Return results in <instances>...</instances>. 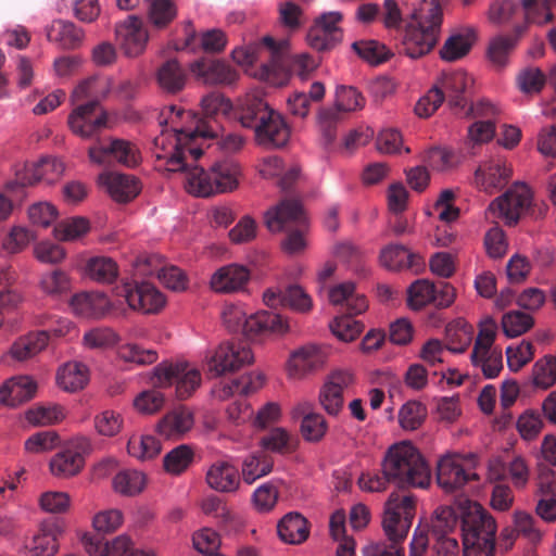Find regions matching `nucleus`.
<instances>
[{
	"instance_id": "nucleus-2",
	"label": "nucleus",
	"mask_w": 556,
	"mask_h": 556,
	"mask_svg": "<svg viewBox=\"0 0 556 556\" xmlns=\"http://www.w3.org/2000/svg\"><path fill=\"white\" fill-rule=\"evenodd\" d=\"M409 18L403 37V50L412 59L429 53L437 45L442 23V11L433 0H403Z\"/></svg>"
},
{
	"instance_id": "nucleus-35",
	"label": "nucleus",
	"mask_w": 556,
	"mask_h": 556,
	"mask_svg": "<svg viewBox=\"0 0 556 556\" xmlns=\"http://www.w3.org/2000/svg\"><path fill=\"white\" fill-rule=\"evenodd\" d=\"M194 426L193 413L187 407H178L167 413L157 424L156 431L167 439H180Z\"/></svg>"
},
{
	"instance_id": "nucleus-16",
	"label": "nucleus",
	"mask_w": 556,
	"mask_h": 556,
	"mask_svg": "<svg viewBox=\"0 0 556 556\" xmlns=\"http://www.w3.org/2000/svg\"><path fill=\"white\" fill-rule=\"evenodd\" d=\"M89 159L98 165H105L110 160L126 167H135L141 162L138 147L124 139H110L108 143H99L88 150Z\"/></svg>"
},
{
	"instance_id": "nucleus-13",
	"label": "nucleus",
	"mask_w": 556,
	"mask_h": 556,
	"mask_svg": "<svg viewBox=\"0 0 556 556\" xmlns=\"http://www.w3.org/2000/svg\"><path fill=\"white\" fill-rule=\"evenodd\" d=\"M91 452L90 440L86 437L74 439L71 444L54 454L49 462L50 473L58 479L77 476L85 466V454Z\"/></svg>"
},
{
	"instance_id": "nucleus-61",
	"label": "nucleus",
	"mask_w": 556,
	"mask_h": 556,
	"mask_svg": "<svg viewBox=\"0 0 556 556\" xmlns=\"http://www.w3.org/2000/svg\"><path fill=\"white\" fill-rule=\"evenodd\" d=\"M419 258L403 245L392 244L386 247L380 253V262L388 269L413 267L415 260Z\"/></svg>"
},
{
	"instance_id": "nucleus-1",
	"label": "nucleus",
	"mask_w": 556,
	"mask_h": 556,
	"mask_svg": "<svg viewBox=\"0 0 556 556\" xmlns=\"http://www.w3.org/2000/svg\"><path fill=\"white\" fill-rule=\"evenodd\" d=\"M159 123L163 129L152 147L157 168L180 172L185 190L193 197L215 195L211 168L205 169L195 162L203 154L205 140L217 137L216 131L193 111L175 105L162 111Z\"/></svg>"
},
{
	"instance_id": "nucleus-62",
	"label": "nucleus",
	"mask_w": 556,
	"mask_h": 556,
	"mask_svg": "<svg viewBox=\"0 0 556 556\" xmlns=\"http://www.w3.org/2000/svg\"><path fill=\"white\" fill-rule=\"evenodd\" d=\"M457 527V517L448 506H441L434 510L430 531L434 540L451 539L450 534Z\"/></svg>"
},
{
	"instance_id": "nucleus-37",
	"label": "nucleus",
	"mask_w": 556,
	"mask_h": 556,
	"mask_svg": "<svg viewBox=\"0 0 556 556\" xmlns=\"http://www.w3.org/2000/svg\"><path fill=\"white\" fill-rule=\"evenodd\" d=\"M58 387L68 393L83 390L90 380V371L86 364L71 361L61 365L56 371Z\"/></svg>"
},
{
	"instance_id": "nucleus-45",
	"label": "nucleus",
	"mask_w": 556,
	"mask_h": 556,
	"mask_svg": "<svg viewBox=\"0 0 556 556\" xmlns=\"http://www.w3.org/2000/svg\"><path fill=\"white\" fill-rule=\"evenodd\" d=\"M113 490L124 496H137L147 486V476L136 469H125L115 475Z\"/></svg>"
},
{
	"instance_id": "nucleus-57",
	"label": "nucleus",
	"mask_w": 556,
	"mask_h": 556,
	"mask_svg": "<svg viewBox=\"0 0 556 556\" xmlns=\"http://www.w3.org/2000/svg\"><path fill=\"white\" fill-rule=\"evenodd\" d=\"M531 382L540 390H547L556 383V356L545 355L533 364Z\"/></svg>"
},
{
	"instance_id": "nucleus-33",
	"label": "nucleus",
	"mask_w": 556,
	"mask_h": 556,
	"mask_svg": "<svg viewBox=\"0 0 556 556\" xmlns=\"http://www.w3.org/2000/svg\"><path fill=\"white\" fill-rule=\"evenodd\" d=\"M239 121L245 128H255L274 109L269 108L261 90H251L238 100Z\"/></svg>"
},
{
	"instance_id": "nucleus-15",
	"label": "nucleus",
	"mask_w": 556,
	"mask_h": 556,
	"mask_svg": "<svg viewBox=\"0 0 556 556\" xmlns=\"http://www.w3.org/2000/svg\"><path fill=\"white\" fill-rule=\"evenodd\" d=\"M251 269L241 263H229L216 268L208 279L210 289L222 295L244 293L251 281Z\"/></svg>"
},
{
	"instance_id": "nucleus-18",
	"label": "nucleus",
	"mask_w": 556,
	"mask_h": 556,
	"mask_svg": "<svg viewBox=\"0 0 556 556\" xmlns=\"http://www.w3.org/2000/svg\"><path fill=\"white\" fill-rule=\"evenodd\" d=\"M116 39L123 52L130 58L142 54L149 41V31L137 15H128L115 27Z\"/></svg>"
},
{
	"instance_id": "nucleus-12",
	"label": "nucleus",
	"mask_w": 556,
	"mask_h": 556,
	"mask_svg": "<svg viewBox=\"0 0 556 556\" xmlns=\"http://www.w3.org/2000/svg\"><path fill=\"white\" fill-rule=\"evenodd\" d=\"M354 382V374L349 369H333L325 377L318 391V403L326 414L337 417L342 412L343 392Z\"/></svg>"
},
{
	"instance_id": "nucleus-39",
	"label": "nucleus",
	"mask_w": 556,
	"mask_h": 556,
	"mask_svg": "<svg viewBox=\"0 0 556 556\" xmlns=\"http://www.w3.org/2000/svg\"><path fill=\"white\" fill-rule=\"evenodd\" d=\"M84 277L101 285H112L119 275L117 263L110 256L89 257L83 267Z\"/></svg>"
},
{
	"instance_id": "nucleus-56",
	"label": "nucleus",
	"mask_w": 556,
	"mask_h": 556,
	"mask_svg": "<svg viewBox=\"0 0 556 556\" xmlns=\"http://www.w3.org/2000/svg\"><path fill=\"white\" fill-rule=\"evenodd\" d=\"M518 37L498 35L488 46L486 55L493 66L503 68L508 64L509 54L517 46Z\"/></svg>"
},
{
	"instance_id": "nucleus-38",
	"label": "nucleus",
	"mask_w": 556,
	"mask_h": 556,
	"mask_svg": "<svg viewBox=\"0 0 556 556\" xmlns=\"http://www.w3.org/2000/svg\"><path fill=\"white\" fill-rule=\"evenodd\" d=\"M47 38L61 49L72 50L78 48L85 34L74 23L64 20H55L46 28Z\"/></svg>"
},
{
	"instance_id": "nucleus-59",
	"label": "nucleus",
	"mask_w": 556,
	"mask_h": 556,
	"mask_svg": "<svg viewBox=\"0 0 556 556\" xmlns=\"http://www.w3.org/2000/svg\"><path fill=\"white\" fill-rule=\"evenodd\" d=\"M66 412L59 404L40 405L28 409L25 419L34 427L50 426L62 421Z\"/></svg>"
},
{
	"instance_id": "nucleus-22",
	"label": "nucleus",
	"mask_w": 556,
	"mask_h": 556,
	"mask_svg": "<svg viewBox=\"0 0 556 556\" xmlns=\"http://www.w3.org/2000/svg\"><path fill=\"white\" fill-rule=\"evenodd\" d=\"M98 185L115 202L126 203L134 200L141 191L137 177L117 172H104L98 177Z\"/></svg>"
},
{
	"instance_id": "nucleus-50",
	"label": "nucleus",
	"mask_w": 556,
	"mask_h": 556,
	"mask_svg": "<svg viewBox=\"0 0 556 556\" xmlns=\"http://www.w3.org/2000/svg\"><path fill=\"white\" fill-rule=\"evenodd\" d=\"M40 291L52 299H59L72 289L70 275L62 269L46 271L39 279Z\"/></svg>"
},
{
	"instance_id": "nucleus-31",
	"label": "nucleus",
	"mask_w": 556,
	"mask_h": 556,
	"mask_svg": "<svg viewBox=\"0 0 556 556\" xmlns=\"http://www.w3.org/2000/svg\"><path fill=\"white\" fill-rule=\"evenodd\" d=\"M264 220L269 231L280 232L293 224L301 223L303 210L299 201L285 200L267 210Z\"/></svg>"
},
{
	"instance_id": "nucleus-10",
	"label": "nucleus",
	"mask_w": 556,
	"mask_h": 556,
	"mask_svg": "<svg viewBox=\"0 0 556 556\" xmlns=\"http://www.w3.org/2000/svg\"><path fill=\"white\" fill-rule=\"evenodd\" d=\"M329 353L320 344L306 343L293 351L286 361L285 370L287 379L299 382L321 371L328 362Z\"/></svg>"
},
{
	"instance_id": "nucleus-25",
	"label": "nucleus",
	"mask_w": 556,
	"mask_h": 556,
	"mask_svg": "<svg viewBox=\"0 0 556 556\" xmlns=\"http://www.w3.org/2000/svg\"><path fill=\"white\" fill-rule=\"evenodd\" d=\"M513 175L511 164L504 157L483 162L475 173L476 185L485 192L502 188Z\"/></svg>"
},
{
	"instance_id": "nucleus-26",
	"label": "nucleus",
	"mask_w": 556,
	"mask_h": 556,
	"mask_svg": "<svg viewBox=\"0 0 556 556\" xmlns=\"http://www.w3.org/2000/svg\"><path fill=\"white\" fill-rule=\"evenodd\" d=\"M85 552L90 556H130L134 542L126 534H119L111 540H103L91 533L80 536Z\"/></svg>"
},
{
	"instance_id": "nucleus-40",
	"label": "nucleus",
	"mask_w": 556,
	"mask_h": 556,
	"mask_svg": "<svg viewBox=\"0 0 556 556\" xmlns=\"http://www.w3.org/2000/svg\"><path fill=\"white\" fill-rule=\"evenodd\" d=\"M49 343L48 331H37L18 338L10 349V355L16 361H26L34 357L47 348Z\"/></svg>"
},
{
	"instance_id": "nucleus-64",
	"label": "nucleus",
	"mask_w": 556,
	"mask_h": 556,
	"mask_svg": "<svg viewBox=\"0 0 556 556\" xmlns=\"http://www.w3.org/2000/svg\"><path fill=\"white\" fill-rule=\"evenodd\" d=\"M260 445L266 451L283 454L294 450L295 440L287 429L277 427L261 439Z\"/></svg>"
},
{
	"instance_id": "nucleus-47",
	"label": "nucleus",
	"mask_w": 556,
	"mask_h": 556,
	"mask_svg": "<svg viewBox=\"0 0 556 556\" xmlns=\"http://www.w3.org/2000/svg\"><path fill=\"white\" fill-rule=\"evenodd\" d=\"M162 451L159 439L153 434H131L127 443L128 454L138 460H149L156 457Z\"/></svg>"
},
{
	"instance_id": "nucleus-19",
	"label": "nucleus",
	"mask_w": 556,
	"mask_h": 556,
	"mask_svg": "<svg viewBox=\"0 0 556 556\" xmlns=\"http://www.w3.org/2000/svg\"><path fill=\"white\" fill-rule=\"evenodd\" d=\"M341 18L339 12L321 14L308 29L307 43L318 51L332 48L342 39V29L339 26Z\"/></svg>"
},
{
	"instance_id": "nucleus-49",
	"label": "nucleus",
	"mask_w": 556,
	"mask_h": 556,
	"mask_svg": "<svg viewBox=\"0 0 556 556\" xmlns=\"http://www.w3.org/2000/svg\"><path fill=\"white\" fill-rule=\"evenodd\" d=\"M273 459L264 453H251L241 464V475L245 483L252 484L257 479L269 475L273 470Z\"/></svg>"
},
{
	"instance_id": "nucleus-6",
	"label": "nucleus",
	"mask_w": 556,
	"mask_h": 556,
	"mask_svg": "<svg viewBox=\"0 0 556 556\" xmlns=\"http://www.w3.org/2000/svg\"><path fill=\"white\" fill-rule=\"evenodd\" d=\"M532 202L531 188L525 182L516 181L489 204L485 217L492 222L502 220L507 226H515L529 211Z\"/></svg>"
},
{
	"instance_id": "nucleus-11",
	"label": "nucleus",
	"mask_w": 556,
	"mask_h": 556,
	"mask_svg": "<svg viewBox=\"0 0 556 556\" xmlns=\"http://www.w3.org/2000/svg\"><path fill=\"white\" fill-rule=\"evenodd\" d=\"M114 295L123 299L128 308L140 314H156L164 308V294L149 282L125 281L114 289Z\"/></svg>"
},
{
	"instance_id": "nucleus-5",
	"label": "nucleus",
	"mask_w": 556,
	"mask_h": 556,
	"mask_svg": "<svg viewBox=\"0 0 556 556\" xmlns=\"http://www.w3.org/2000/svg\"><path fill=\"white\" fill-rule=\"evenodd\" d=\"M480 458L477 453L447 452L437 463V482L445 492L464 488L469 481L478 480L476 469Z\"/></svg>"
},
{
	"instance_id": "nucleus-43",
	"label": "nucleus",
	"mask_w": 556,
	"mask_h": 556,
	"mask_svg": "<svg viewBox=\"0 0 556 556\" xmlns=\"http://www.w3.org/2000/svg\"><path fill=\"white\" fill-rule=\"evenodd\" d=\"M476 41L472 30L466 29L451 35L440 50V56L447 62L457 61L467 55Z\"/></svg>"
},
{
	"instance_id": "nucleus-55",
	"label": "nucleus",
	"mask_w": 556,
	"mask_h": 556,
	"mask_svg": "<svg viewBox=\"0 0 556 556\" xmlns=\"http://www.w3.org/2000/svg\"><path fill=\"white\" fill-rule=\"evenodd\" d=\"M149 22L157 29L167 27L177 16L173 0H144Z\"/></svg>"
},
{
	"instance_id": "nucleus-17",
	"label": "nucleus",
	"mask_w": 556,
	"mask_h": 556,
	"mask_svg": "<svg viewBox=\"0 0 556 556\" xmlns=\"http://www.w3.org/2000/svg\"><path fill=\"white\" fill-rule=\"evenodd\" d=\"M108 115L96 101H88L77 106L68 115L71 130L81 137L90 138L105 127Z\"/></svg>"
},
{
	"instance_id": "nucleus-4",
	"label": "nucleus",
	"mask_w": 556,
	"mask_h": 556,
	"mask_svg": "<svg viewBox=\"0 0 556 556\" xmlns=\"http://www.w3.org/2000/svg\"><path fill=\"white\" fill-rule=\"evenodd\" d=\"M220 319L229 332L241 333L249 340L267 333L283 336L291 329L287 317L267 311L250 313L240 301L226 302L220 309Z\"/></svg>"
},
{
	"instance_id": "nucleus-46",
	"label": "nucleus",
	"mask_w": 556,
	"mask_h": 556,
	"mask_svg": "<svg viewBox=\"0 0 556 556\" xmlns=\"http://www.w3.org/2000/svg\"><path fill=\"white\" fill-rule=\"evenodd\" d=\"M331 538L338 542L337 556H355L356 543L352 536L346 535L345 513L334 511L329 521Z\"/></svg>"
},
{
	"instance_id": "nucleus-8",
	"label": "nucleus",
	"mask_w": 556,
	"mask_h": 556,
	"mask_svg": "<svg viewBox=\"0 0 556 556\" xmlns=\"http://www.w3.org/2000/svg\"><path fill=\"white\" fill-rule=\"evenodd\" d=\"M152 380L159 388L175 386L177 397L186 400L201 386L202 376L189 362H162L153 368Z\"/></svg>"
},
{
	"instance_id": "nucleus-63",
	"label": "nucleus",
	"mask_w": 556,
	"mask_h": 556,
	"mask_svg": "<svg viewBox=\"0 0 556 556\" xmlns=\"http://www.w3.org/2000/svg\"><path fill=\"white\" fill-rule=\"evenodd\" d=\"M534 325L533 317L525 312L510 311L501 319V326L507 338H517L528 332Z\"/></svg>"
},
{
	"instance_id": "nucleus-51",
	"label": "nucleus",
	"mask_w": 556,
	"mask_h": 556,
	"mask_svg": "<svg viewBox=\"0 0 556 556\" xmlns=\"http://www.w3.org/2000/svg\"><path fill=\"white\" fill-rule=\"evenodd\" d=\"M475 329L465 320H457L446 327V349L451 353L462 354L471 344Z\"/></svg>"
},
{
	"instance_id": "nucleus-20",
	"label": "nucleus",
	"mask_w": 556,
	"mask_h": 556,
	"mask_svg": "<svg viewBox=\"0 0 556 556\" xmlns=\"http://www.w3.org/2000/svg\"><path fill=\"white\" fill-rule=\"evenodd\" d=\"M495 519L477 502L467 503V511L463 517V539L472 534L478 542H495Z\"/></svg>"
},
{
	"instance_id": "nucleus-60",
	"label": "nucleus",
	"mask_w": 556,
	"mask_h": 556,
	"mask_svg": "<svg viewBox=\"0 0 556 556\" xmlns=\"http://www.w3.org/2000/svg\"><path fill=\"white\" fill-rule=\"evenodd\" d=\"M200 108L203 117H200L197 113L194 114L207 125L204 118H217L218 116L228 115L232 110V103L223 93L213 91L202 97Z\"/></svg>"
},
{
	"instance_id": "nucleus-21",
	"label": "nucleus",
	"mask_w": 556,
	"mask_h": 556,
	"mask_svg": "<svg viewBox=\"0 0 556 556\" xmlns=\"http://www.w3.org/2000/svg\"><path fill=\"white\" fill-rule=\"evenodd\" d=\"M255 141L266 149L281 148L290 139V128L280 113L273 110L254 128Z\"/></svg>"
},
{
	"instance_id": "nucleus-28",
	"label": "nucleus",
	"mask_w": 556,
	"mask_h": 556,
	"mask_svg": "<svg viewBox=\"0 0 556 556\" xmlns=\"http://www.w3.org/2000/svg\"><path fill=\"white\" fill-rule=\"evenodd\" d=\"M65 172L64 163L54 156L40 159L38 162L25 164L23 173H18L23 185H33L39 181L53 184L58 181Z\"/></svg>"
},
{
	"instance_id": "nucleus-53",
	"label": "nucleus",
	"mask_w": 556,
	"mask_h": 556,
	"mask_svg": "<svg viewBox=\"0 0 556 556\" xmlns=\"http://www.w3.org/2000/svg\"><path fill=\"white\" fill-rule=\"evenodd\" d=\"M117 357L125 363L147 366L157 362L159 352L155 349L144 348L135 342H127L118 346Z\"/></svg>"
},
{
	"instance_id": "nucleus-42",
	"label": "nucleus",
	"mask_w": 556,
	"mask_h": 556,
	"mask_svg": "<svg viewBox=\"0 0 556 556\" xmlns=\"http://www.w3.org/2000/svg\"><path fill=\"white\" fill-rule=\"evenodd\" d=\"M111 81L108 77H91L79 83L71 94L73 104L80 101H96L106 97L110 92Z\"/></svg>"
},
{
	"instance_id": "nucleus-29",
	"label": "nucleus",
	"mask_w": 556,
	"mask_h": 556,
	"mask_svg": "<svg viewBox=\"0 0 556 556\" xmlns=\"http://www.w3.org/2000/svg\"><path fill=\"white\" fill-rule=\"evenodd\" d=\"M472 78L464 71L443 73L434 83L435 88L440 89L447 99L448 104L454 108L464 109L466 98L464 93L472 86Z\"/></svg>"
},
{
	"instance_id": "nucleus-34",
	"label": "nucleus",
	"mask_w": 556,
	"mask_h": 556,
	"mask_svg": "<svg viewBox=\"0 0 556 556\" xmlns=\"http://www.w3.org/2000/svg\"><path fill=\"white\" fill-rule=\"evenodd\" d=\"M292 414L294 417H303L300 428L306 441L318 442L326 435L328 430L327 420L321 414L313 412L311 402L303 401L298 403L293 407Z\"/></svg>"
},
{
	"instance_id": "nucleus-54",
	"label": "nucleus",
	"mask_w": 556,
	"mask_h": 556,
	"mask_svg": "<svg viewBox=\"0 0 556 556\" xmlns=\"http://www.w3.org/2000/svg\"><path fill=\"white\" fill-rule=\"evenodd\" d=\"M513 526L516 533L525 539L528 544L538 546L542 540L544 532L539 528L534 517L525 510H515L513 514Z\"/></svg>"
},
{
	"instance_id": "nucleus-48",
	"label": "nucleus",
	"mask_w": 556,
	"mask_h": 556,
	"mask_svg": "<svg viewBox=\"0 0 556 556\" xmlns=\"http://www.w3.org/2000/svg\"><path fill=\"white\" fill-rule=\"evenodd\" d=\"M35 239V233L28 227L12 225L1 239V250L8 255H16L24 252Z\"/></svg>"
},
{
	"instance_id": "nucleus-58",
	"label": "nucleus",
	"mask_w": 556,
	"mask_h": 556,
	"mask_svg": "<svg viewBox=\"0 0 556 556\" xmlns=\"http://www.w3.org/2000/svg\"><path fill=\"white\" fill-rule=\"evenodd\" d=\"M427 418V407L419 401L405 402L397 412L399 426L404 431H415Z\"/></svg>"
},
{
	"instance_id": "nucleus-14",
	"label": "nucleus",
	"mask_w": 556,
	"mask_h": 556,
	"mask_svg": "<svg viewBox=\"0 0 556 556\" xmlns=\"http://www.w3.org/2000/svg\"><path fill=\"white\" fill-rule=\"evenodd\" d=\"M64 530V522L61 520L40 521L36 530L25 538L23 552L27 556H55L59 552V540Z\"/></svg>"
},
{
	"instance_id": "nucleus-30",
	"label": "nucleus",
	"mask_w": 556,
	"mask_h": 556,
	"mask_svg": "<svg viewBox=\"0 0 556 556\" xmlns=\"http://www.w3.org/2000/svg\"><path fill=\"white\" fill-rule=\"evenodd\" d=\"M210 168L215 195L231 193L239 188L242 167L237 161L232 159L219 160L214 162Z\"/></svg>"
},
{
	"instance_id": "nucleus-7",
	"label": "nucleus",
	"mask_w": 556,
	"mask_h": 556,
	"mask_svg": "<svg viewBox=\"0 0 556 556\" xmlns=\"http://www.w3.org/2000/svg\"><path fill=\"white\" fill-rule=\"evenodd\" d=\"M496 334V321L491 317L482 320L470 354L472 366L480 369L486 379L497 377L503 369L502 350L494 345Z\"/></svg>"
},
{
	"instance_id": "nucleus-27",
	"label": "nucleus",
	"mask_w": 556,
	"mask_h": 556,
	"mask_svg": "<svg viewBox=\"0 0 556 556\" xmlns=\"http://www.w3.org/2000/svg\"><path fill=\"white\" fill-rule=\"evenodd\" d=\"M205 482L210 489L216 492L232 493L239 490L241 477L235 464L226 459H218L207 467Z\"/></svg>"
},
{
	"instance_id": "nucleus-52",
	"label": "nucleus",
	"mask_w": 556,
	"mask_h": 556,
	"mask_svg": "<svg viewBox=\"0 0 556 556\" xmlns=\"http://www.w3.org/2000/svg\"><path fill=\"white\" fill-rule=\"evenodd\" d=\"M90 231V222L83 216H73L58 223L53 237L58 241L73 242L84 238Z\"/></svg>"
},
{
	"instance_id": "nucleus-9",
	"label": "nucleus",
	"mask_w": 556,
	"mask_h": 556,
	"mask_svg": "<svg viewBox=\"0 0 556 556\" xmlns=\"http://www.w3.org/2000/svg\"><path fill=\"white\" fill-rule=\"evenodd\" d=\"M253 359L254 356L249 346L236 341H224L207 351L204 364L208 372L223 376L240 370L252 364Z\"/></svg>"
},
{
	"instance_id": "nucleus-44",
	"label": "nucleus",
	"mask_w": 556,
	"mask_h": 556,
	"mask_svg": "<svg viewBox=\"0 0 556 556\" xmlns=\"http://www.w3.org/2000/svg\"><path fill=\"white\" fill-rule=\"evenodd\" d=\"M187 76L176 60L164 63L156 72L159 87L167 93H178L186 86Z\"/></svg>"
},
{
	"instance_id": "nucleus-23",
	"label": "nucleus",
	"mask_w": 556,
	"mask_h": 556,
	"mask_svg": "<svg viewBox=\"0 0 556 556\" xmlns=\"http://www.w3.org/2000/svg\"><path fill=\"white\" fill-rule=\"evenodd\" d=\"M195 80L203 85H228L237 80V73L227 63L216 59H200L189 64Z\"/></svg>"
},
{
	"instance_id": "nucleus-3",
	"label": "nucleus",
	"mask_w": 556,
	"mask_h": 556,
	"mask_svg": "<svg viewBox=\"0 0 556 556\" xmlns=\"http://www.w3.org/2000/svg\"><path fill=\"white\" fill-rule=\"evenodd\" d=\"M381 468L399 486L427 489L431 483L430 467L419 448L408 440L393 443L381 460Z\"/></svg>"
},
{
	"instance_id": "nucleus-32",
	"label": "nucleus",
	"mask_w": 556,
	"mask_h": 556,
	"mask_svg": "<svg viewBox=\"0 0 556 556\" xmlns=\"http://www.w3.org/2000/svg\"><path fill=\"white\" fill-rule=\"evenodd\" d=\"M37 384L29 376H14L0 386V403L16 407L29 400L36 393Z\"/></svg>"
},
{
	"instance_id": "nucleus-41",
	"label": "nucleus",
	"mask_w": 556,
	"mask_h": 556,
	"mask_svg": "<svg viewBox=\"0 0 556 556\" xmlns=\"http://www.w3.org/2000/svg\"><path fill=\"white\" fill-rule=\"evenodd\" d=\"M279 538L289 544H301L309 534L307 520L299 513L287 514L277 526Z\"/></svg>"
},
{
	"instance_id": "nucleus-24",
	"label": "nucleus",
	"mask_w": 556,
	"mask_h": 556,
	"mask_svg": "<svg viewBox=\"0 0 556 556\" xmlns=\"http://www.w3.org/2000/svg\"><path fill=\"white\" fill-rule=\"evenodd\" d=\"M70 307L78 317L100 319L113 309V303L104 292L90 291L74 294Z\"/></svg>"
},
{
	"instance_id": "nucleus-36",
	"label": "nucleus",
	"mask_w": 556,
	"mask_h": 556,
	"mask_svg": "<svg viewBox=\"0 0 556 556\" xmlns=\"http://www.w3.org/2000/svg\"><path fill=\"white\" fill-rule=\"evenodd\" d=\"M393 497L384 504V513L382 518V528L386 536L391 543H401L406 539L412 527L413 520H409V513H405V517H399L394 510L399 508L400 502Z\"/></svg>"
}]
</instances>
